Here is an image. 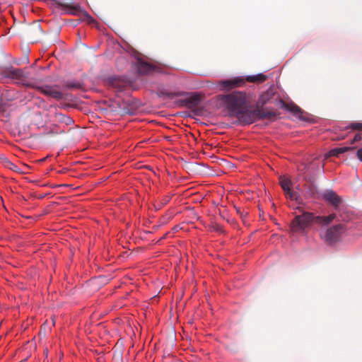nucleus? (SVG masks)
<instances>
[{
	"instance_id": "1",
	"label": "nucleus",
	"mask_w": 362,
	"mask_h": 362,
	"mask_svg": "<svg viewBox=\"0 0 362 362\" xmlns=\"http://www.w3.org/2000/svg\"><path fill=\"white\" fill-rule=\"evenodd\" d=\"M223 100L232 116L241 113V110L245 109L247 105V95L244 92L235 91L223 95Z\"/></svg>"
},
{
	"instance_id": "2",
	"label": "nucleus",
	"mask_w": 362,
	"mask_h": 362,
	"mask_svg": "<svg viewBox=\"0 0 362 362\" xmlns=\"http://www.w3.org/2000/svg\"><path fill=\"white\" fill-rule=\"evenodd\" d=\"M275 115L276 114L274 112H264L259 109L250 110L247 107L241 110V113L237 114L234 117L238 118L240 124L245 125L252 124L258 119L269 118Z\"/></svg>"
},
{
	"instance_id": "3",
	"label": "nucleus",
	"mask_w": 362,
	"mask_h": 362,
	"mask_svg": "<svg viewBox=\"0 0 362 362\" xmlns=\"http://www.w3.org/2000/svg\"><path fill=\"white\" fill-rule=\"evenodd\" d=\"M349 229L344 223L335 224L327 228L322 238L329 245H334L341 241Z\"/></svg>"
},
{
	"instance_id": "4",
	"label": "nucleus",
	"mask_w": 362,
	"mask_h": 362,
	"mask_svg": "<svg viewBox=\"0 0 362 362\" xmlns=\"http://www.w3.org/2000/svg\"><path fill=\"white\" fill-rule=\"evenodd\" d=\"M266 79V77L263 74H257L255 76H248L246 79L243 77H235L231 79L223 80L219 83L220 87L223 90H230L233 88L243 86L245 81L255 83V82H263Z\"/></svg>"
},
{
	"instance_id": "5",
	"label": "nucleus",
	"mask_w": 362,
	"mask_h": 362,
	"mask_svg": "<svg viewBox=\"0 0 362 362\" xmlns=\"http://www.w3.org/2000/svg\"><path fill=\"white\" fill-rule=\"evenodd\" d=\"M27 78V74L21 69L12 66L2 69L0 73V80L3 81L11 80L16 83L22 85L25 83Z\"/></svg>"
},
{
	"instance_id": "6",
	"label": "nucleus",
	"mask_w": 362,
	"mask_h": 362,
	"mask_svg": "<svg viewBox=\"0 0 362 362\" xmlns=\"http://www.w3.org/2000/svg\"><path fill=\"white\" fill-rule=\"evenodd\" d=\"M315 222V215L311 212H304L301 215L296 216L290 224L291 231L293 233L302 232Z\"/></svg>"
},
{
	"instance_id": "7",
	"label": "nucleus",
	"mask_w": 362,
	"mask_h": 362,
	"mask_svg": "<svg viewBox=\"0 0 362 362\" xmlns=\"http://www.w3.org/2000/svg\"><path fill=\"white\" fill-rule=\"evenodd\" d=\"M279 185L282 189L284 190V192H285L286 198L291 200L297 199V194L294 191L292 190V183L291 180L288 177L285 175L280 176Z\"/></svg>"
},
{
	"instance_id": "8",
	"label": "nucleus",
	"mask_w": 362,
	"mask_h": 362,
	"mask_svg": "<svg viewBox=\"0 0 362 362\" xmlns=\"http://www.w3.org/2000/svg\"><path fill=\"white\" fill-rule=\"evenodd\" d=\"M322 197L326 202L332 205L335 210H338L341 199L334 191L327 190L324 192Z\"/></svg>"
},
{
	"instance_id": "9",
	"label": "nucleus",
	"mask_w": 362,
	"mask_h": 362,
	"mask_svg": "<svg viewBox=\"0 0 362 362\" xmlns=\"http://www.w3.org/2000/svg\"><path fill=\"white\" fill-rule=\"evenodd\" d=\"M337 217L335 213L330 214L328 216H315V223L322 226H327L332 223Z\"/></svg>"
},
{
	"instance_id": "10",
	"label": "nucleus",
	"mask_w": 362,
	"mask_h": 362,
	"mask_svg": "<svg viewBox=\"0 0 362 362\" xmlns=\"http://www.w3.org/2000/svg\"><path fill=\"white\" fill-rule=\"evenodd\" d=\"M202 100V96L199 93L190 94L187 98L183 100L185 106L189 108L197 107Z\"/></svg>"
},
{
	"instance_id": "11",
	"label": "nucleus",
	"mask_w": 362,
	"mask_h": 362,
	"mask_svg": "<svg viewBox=\"0 0 362 362\" xmlns=\"http://www.w3.org/2000/svg\"><path fill=\"white\" fill-rule=\"evenodd\" d=\"M42 93L57 100H60L63 97V93L53 86H47L42 88Z\"/></svg>"
},
{
	"instance_id": "12",
	"label": "nucleus",
	"mask_w": 362,
	"mask_h": 362,
	"mask_svg": "<svg viewBox=\"0 0 362 362\" xmlns=\"http://www.w3.org/2000/svg\"><path fill=\"white\" fill-rule=\"evenodd\" d=\"M137 71L141 75L148 74L153 71V66L148 62L141 61L136 64Z\"/></svg>"
},
{
	"instance_id": "13",
	"label": "nucleus",
	"mask_w": 362,
	"mask_h": 362,
	"mask_svg": "<svg viewBox=\"0 0 362 362\" xmlns=\"http://www.w3.org/2000/svg\"><path fill=\"white\" fill-rule=\"evenodd\" d=\"M338 211V215L339 218L338 221H341V223H346L350 221L351 220V215L348 211H343L341 209L337 210Z\"/></svg>"
},
{
	"instance_id": "14",
	"label": "nucleus",
	"mask_w": 362,
	"mask_h": 362,
	"mask_svg": "<svg viewBox=\"0 0 362 362\" xmlns=\"http://www.w3.org/2000/svg\"><path fill=\"white\" fill-rule=\"evenodd\" d=\"M285 109L292 112L295 115L298 117L300 119H305L303 117H302L301 115L303 112H301V110L296 105H285Z\"/></svg>"
},
{
	"instance_id": "15",
	"label": "nucleus",
	"mask_w": 362,
	"mask_h": 362,
	"mask_svg": "<svg viewBox=\"0 0 362 362\" xmlns=\"http://www.w3.org/2000/svg\"><path fill=\"white\" fill-rule=\"evenodd\" d=\"M354 147L351 146H343L339 148H335L331 151V154L332 156H339L341 153H345L349 150L354 149Z\"/></svg>"
},
{
	"instance_id": "16",
	"label": "nucleus",
	"mask_w": 362,
	"mask_h": 362,
	"mask_svg": "<svg viewBox=\"0 0 362 362\" xmlns=\"http://www.w3.org/2000/svg\"><path fill=\"white\" fill-rule=\"evenodd\" d=\"M349 128L353 130H362V123L361 122H354L350 124Z\"/></svg>"
},
{
	"instance_id": "17",
	"label": "nucleus",
	"mask_w": 362,
	"mask_h": 362,
	"mask_svg": "<svg viewBox=\"0 0 362 362\" xmlns=\"http://www.w3.org/2000/svg\"><path fill=\"white\" fill-rule=\"evenodd\" d=\"M85 16L86 17L88 23L91 24L95 22V21L88 13H86Z\"/></svg>"
},
{
	"instance_id": "18",
	"label": "nucleus",
	"mask_w": 362,
	"mask_h": 362,
	"mask_svg": "<svg viewBox=\"0 0 362 362\" xmlns=\"http://www.w3.org/2000/svg\"><path fill=\"white\" fill-rule=\"evenodd\" d=\"M361 139V134H356L352 141H351V144H353L356 141H358Z\"/></svg>"
},
{
	"instance_id": "19",
	"label": "nucleus",
	"mask_w": 362,
	"mask_h": 362,
	"mask_svg": "<svg viewBox=\"0 0 362 362\" xmlns=\"http://www.w3.org/2000/svg\"><path fill=\"white\" fill-rule=\"evenodd\" d=\"M356 156L358 160L362 162V148H360L357 150Z\"/></svg>"
},
{
	"instance_id": "20",
	"label": "nucleus",
	"mask_w": 362,
	"mask_h": 362,
	"mask_svg": "<svg viewBox=\"0 0 362 362\" xmlns=\"http://www.w3.org/2000/svg\"><path fill=\"white\" fill-rule=\"evenodd\" d=\"M67 86L69 87V88H77V87H78V86H76V85L71 84V83H69L67 85Z\"/></svg>"
},
{
	"instance_id": "21",
	"label": "nucleus",
	"mask_w": 362,
	"mask_h": 362,
	"mask_svg": "<svg viewBox=\"0 0 362 362\" xmlns=\"http://www.w3.org/2000/svg\"><path fill=\"white\" fill-rule=\"evenodd\" d=\"M184 93H175V95H183Z\"/></svg>"
},
{
	"instance_id": "22",
	"label": "nucleus",
	"mask_w": 362,
	"mask_h": 362,
	"mask_svg": "<svg viewBox=\"0 0 362 362\" xmlns=\"http://www.w3.org/2000/svg\"><path fill=\"white\" fill-rule=\"evenodd\" d=\"M281 103H283V107L285 108V105H286V104H284V101H281Z\"/></svg>"
},
{
	"instance_id": "23",
	"label": "nucleus",
	"mask_w": 362,
	"mask_h": 362,
	"mask_svg": "<svg viewBox=\"0 0 362 362\" xmlns=\"http://www.w3.org/2000/svg\"><path fill=\"white\" fill-rule=\"evenodd\" d=\"M168 200H169V198H168V199L165 201V204L166 202H168Z\"/></svg>"
},
{
	"instance_id": "24",
	"label": "nucleus",
	"mask_w": 362,
	"mask_h": 362,
	"mask_svg": "<svg viewBox=\"0 0 362 362\" xmlns=\"http://www.w3.org/2000/svg\"><path fill=\"white\" fill-rule=\"evenodd\" d=\"M261 103L262 105H264L265 103V101H262Z\"/></svg>"
}]
</instances>
